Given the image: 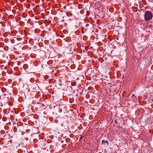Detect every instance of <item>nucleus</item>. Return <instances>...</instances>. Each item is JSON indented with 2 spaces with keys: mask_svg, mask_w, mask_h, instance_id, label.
I'll use <instances>...</instances> for the list:
<instances>
[{
  "mask_svg": "<svg viewBox=\"0 0 153 153\" xmlns=\"http://www.w3.org/2000/svg\"><path fill=\"white\" fill-rule=\"evenodd\" d=\"M152 17V13L150 11H147L145 13L144 15V18L146 21H149L151 20Z\"/></svg>",
  "mask_w": 153,
  "mask_h": 153,
  "instance_id": "obj_1",
  "label": "nucleus"
},
{
  "mask_svg": "<svg viewBox=\"0 0 153 153\" xmlns=\"http://www.w3.org/2000/svg\"><path fill=\"white\" fill-rule=\"evenodd\" d=\"M29 97L30 98H33L36 97V92L35 91H32L30 94Z\"/></svg>",
  "mask_w": 153,
  "mask_h": 153,
  "instance_id": "obj_2",
  "label": "nucleus"
},
{
  "mask_svg": "<svg viewBox=\"0 0 153 153\" xmlns=\"http://www.w3.org/2000/svg\"><path fill=\"white\" fill-rule=\"evenodd\" d=\"M120 120V119H116L114 120V123L116 124H117L119 123V124H120L121 123H122V121H121L120 122H119V120Z\"/></svg>",
  "mask_w": 153,
  "mask_h": 153,
  "instance_id": "obj_3",
  "label": "nucleus"
},
{
  "mask_svg": "<svg viewBox=\"0 0 153 153\" xmlns=\"http://www.w3.org/2000/svg\"><path fill=\"white\" fill-rule=\"evenodd\" d=\"M107 143V145H108V141H104L103 140H102V143Z\"/></svg>",
  "mask_w": 153,
  "mask_h": 153,
  "instance_id": "obj_4",
  "label": "nucleus"
},
{
  "mask_svg": "<svg viewBox=\"0 0 153 153\" xmlns=\"http://www.w3.org/2000/svg\"><path fill=\"white\" fill-rule=\"evenodd\" d=\"M43 134H41L39 135V138L40 137L41 139H43L44 137H42L41 136Z\"/></svg>",
  "mask_w": 153,
  "mask_h": 153,
  "instance_id": "obj_5",
  "label": "nucleus"
},
{
  "mask_svg": "<svg viewBox=\"0 0 153 153\" xmlns=\"http://www.w3.org/2000/svg\"><path fill=\"white\" fill-rule=\"evenodd\" d=\"M135 96V95L134 94H132V95L131 97H134Z\"/></svg>",
  "mask_w": 153,
  "mask_h": 153,
  "instance_id": "obj_6",
  "label": "nucleus"
},
{
  "mask_svg": "<svg viewBox=\"0 0 153 153\" xmlns=\"http://www.w3.org/2000/svg\"><path fill=\"white\" fill-rule=\"evenodd\" d=\"M82 136H81L80 137V138H79V141L81 140V139L82 138Z\"/></svg>",
  "mask_w": 153,
  "mask_h": 153,
  "instance_id": "obj_7",
  "label": "nucleus"
},
{
  "mask_svg": "<svg viewBox=\"0 0 153 153\" xmlns=\"http://www.w3.org/2000/svg\"><path fill=\"white\" fill-rule=\"evenodd\" d=\"M88 25V24H87L86 26H87Z\"/></svg>",
  "mask_w": 153,
  "mask_h": 153,
  "instance_id": "obj_8",
  "label": "nucleus"
}]
</instances>
